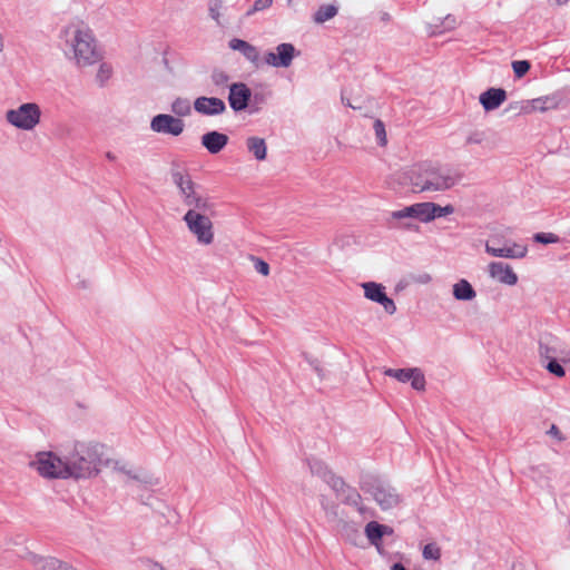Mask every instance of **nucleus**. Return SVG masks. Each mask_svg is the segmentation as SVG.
Wrapping results in <instances>:
<instances>
[{"instance_id": "0eeeda50", "label": "nucleus", "mask_w": 570, "mask_h": 570, "mask_svg": "<svg viewBox=\"0 0 570 570\" xmlns=\"http://www.w3.org/2000/svg\"><path fill=\"white\" fill-rule=\"evenodd\" d=\"M40 107L35 102L22 104L17 109H10L6 112L7 121L22 130L33 129L40 122Z\"/></svg>"}, {"instance_id": "4c0bfd02", "label": "nucleus", "mask_w": 570, "mask_h": 570, "mask_svg": "<svg viewBox=\"0 0 570 570\" xmlns=\"http://www.w3.org/2000/svg\"><path fill=\"white\" fill-rule=\"evenodd\" d=\"M530 62L528 60H517L512 62V68L515 77L521 78L530 70Z\"/></svg>"}, {"instance_id": "72a5a7b5", "label": "nucleus", "mask_w": 570, "mask_h": 570, "mask_svg": "<svg viewBox=\"0 0 570 570\" xmlns=\"http://www.w3.org/2000/svg\"><path fill=\"white\" fill-rule=\"evenodd\" d=\"M373 128L375 131L377 144L380 146H386L387 137H386L385 125L383 124V121L380 119H376L373 124Z\"/></svg>"}, {"instance_id": "f257e3e1", "label": "nucleus", "mask_w": 570, "mask_h": 570, "mask_svg": "<svg viewBox=\"0 0 570 570\" xmlns=\"http://www.w3.org/2000/svg\"><path fill=\"white\" fill-rule=\"evenodd\" d=\"M464 177V170L460 166L422 163L414 165L410 170L395 173L394 181L400 185H411L414 191L439 193L452 189Z\"/></svg>"}, {"instance_id": "423d86ee", "label": "nucleus", "mask_w": 570, "mask_h": 570, "mask_svg": "<svg viewBox=\"0 0 570 570\" xmlns=\"http://www.w3.org/2000/svg\"><path fill=\"white\" fill-rule=\"evenodd\" d=\"M207 213L208 212L193 208L188 209L183 217L189 232L195 235L197 242L203 245H209L214 240L213 223Z\"/></svg>"}, {"instance_id": "2f4dec72", "label": "nucleus", "mask_w": 570, "mask_h": 570, "mask_svg": "<svg viewBox=\"0 0 570 570\" xmlns=\"http://www.w3.org/2000/svg\"><path fill=\"white\" fill-rule=\"evenodd\" d=\"M422 556L425 560L439 561L441 559V548L435 542L424 546Z\"/></svg>"}, {"instance_id": "aec40b11", "label": "nucleus", "mask_w": 570, "mask_h": 570, "mask_svg": "<svg viewBox=\"0 0 570 570\" xmlns=\"http://www.w3.org/2000/svg\"><path fill=\"white\" fill-rule=\"evenodd\" d=\"M507 100V91L503 88H489L480 95L479 101L485 111L499 108Z\"/></svg>"}, {"instance_id": "a19ab883", "label": "nucleus", "mask_w": 570, "mask_h": 570, "mask_svg": "<svg viewBox=\"0 0 570 570\" xmlns=\"http://www.w3.org/2000/svg\"><path fill=\"white\" fill-rule=\"evenodd\" d=\"M274 0H256L250 10H248L247 16L253 14L254 12L265 10L272 6Z\"/></svg>"}, {"instance_id": "7ed1b4c3", "label": "nucleus", "mask_w": 570, "mask_h": 570, "mask_svg": "<svg viewBox=\"0 0 570 570\" xmlns=\"http://www.w3.org/2000/svg\"><path fill=\"white\" fill-rule=\"evenodd\" d=\"M66 45L79 67L91 66L102 59L97 41L89 28L67 27L63 30Z\"/></svg>"}, {"instance_id": "2eb2a0df", "label": "nucleus", "mask_w": 570, "mask_h": 570, "mask_svg": "<svg viewBox=\"0 0 570 570\" xmlns=\"http://www.w3.org/2000/svg\"><path fill=\"white\" fill-rule=\"evenodd\" d=\"M394 380L401 383H410L412 389L417 392H423L426 385L424 373L419 367L394 370Z\"/></svg>"}, {"instance_id": "37998d69", "label": "nucleus", "mask_w": 570, "mask_h": 570, "mask_svg": "<svg viewBox=\"0 0 570 570\" xmlns=\"http://www.w3.org/2000/svg\"><path fill=\"white\" fill-rule=\"evenodd\" d=\"M411 283H412L411 276L407 278L400 279L399 283L394 286V292L397 293V292L405 289Z\"/></svg>"}, {"instance_id": "393cba45", "label": "nucleus", "mask_w": 570, "mask_h": 570, "mask_svg": "<svg viewBox=\"0 0 570 570\" xmlns=\"http://www.w3.org/2000/svg\"><path fill=\"white\" fill-rule=\"evenodd\" d=\"M246 147L250 154L258 161L265 160L267 156V146L264 138L261 137H248L246 139Z\"/></svg>"}, {"instance_id": "20e7f679", "label": "nucleus", "mask_w": 570, "mask_h": 570, "mask_svg": "<svg viewBox=\"0 0 570 570\" xmlns=\"http://www.w3.org/2000/svg\"><path fill=\"white\" fill-rule=\"evenodd\" d=\"M173 183L179 190L184 205L189 209H198L203 212H212L214 204L208 197L202 196L197 191V185L193 181L190 175L186 170L171 169Z\"/></svg>"}, {"instance_id": "6e6552de", "label": "nucleus", "mask_w": 570, "mask_h": 570, "mask_svg": "<svg viewBox=\"0 0 570 570\" xmlns=\"http://www.w3.org/2000/svg\"><path fill=\"white\" fill-rule=\"evenodd\" d=\"M485 252L493 257L502 258H523L528 253V247L515 242L505 239L501 235H492L485 242Z\"/></svg>"}, {"instance_id": "f704fd0d", "label": "nucleus", "mask_w": 570, "mask_h": 570, "mask_svg": "<svg viewBox=\"0 0 570 570\" xmlns=\"http://www.w3.org/2000/svg\"><path fill=\"white\" fill-rule=\"evenodd\" d=\"M344 535L353 543L357 544L360 540H362V533L360 532L358 528L354 524H345L344 525Z\"/></svg>"}, {"instance_id": "6e6d98bb", "label": "nucleus", "mask_w": 570, "mask_h": 570, "mask_svg": "<svg viewBox=\"0 0 570 570\" xmlns=\"http://www.w3.org/2000/svg\"><path fill=\"white\" fill-rule=\"evenodd\" d=\"M558 6L566 4L569 0H553Z\"/></svg>"}, {"instance_id": "e433bc0d", "label": "nucleus", "mask_w": 570, "mask_h": 570, "mask_svg": "<svg viewBox=\"0 0 570 570\" xmlns=\"http://www.w3.org/2000/svg\"><path fill=\"white\" fill-rule=\"evenodd\" d=\"M210 78L213 83L217 87H225L229 81V76L220 69L213 70Z\"/></svg>"}, {"instance_id": "13d9d810", "label": "nucleus", "mask_w": 570, "mask_h": 570, "mask_svg": "<svg viewBox=\"0 0 570 570\" xmlns=\"http://www.w3.org/2000/svg\"><path fill=\"white\" fill-rule=\"evenodd\" d=\"M254 99H255V101H258V100H261V97H258L257 95H255Z\"/></svg>"}, {"instance_id": "4be33fe9", "label": "nucleus", "mask_w": 570, "mask_h": 570, "mask_svg": "<svg viewBox=\"0 0 570 570\" xmlns=\"http://www.w3.org/2000/svg\"><path fill=\"white\" fill-rule=\"evenodd\" d=\"M558 106V100L554 97H540L532 100H525L521 108L520 112L530 114L532 111H547L550 109H554Z\"/></svg>"}, {"instance_id": "3c124183", "label": "nucleus", "mask_w": 570, "mask_h": 570, "mask_svg": "<svg viewBox=\"0 0 570 570\" xmlns=\"http://www.w3.org/2000/svg\"><path fill=\"white\" fill-rule=\"evenodd\" d=\"M210 14H212V17H213L215 20H217V19H218L219 13H218V10L216 9V7L210 6Z\"/></svg>"}, {"instance_id": "c03bdc74", "label": "nucleus", "mask_w": 570, "mask_h": 570, "mask_svg": "<svg viewBox=\"0 0 570 570\" xmlns=\"http://www.w3.org/2000/svg\"><path fill=\"white\" fill-rule=\"evenodd\" d=\"M548 434L556 438L558 441H563L564 436L560 432L559 428L556 424H552L548 431Z\"/></svg>"}, {"instance_id": "a878e982", "label": "nucleus", "mask_w": 570, "mask_h": 570, "mask_svg": "<svg viewBox=\"0 0 570 570\" xmlns=\"http://www.w3.org/2000/svg\"><path fill=\"white\" fill-rule=\"evenodd\" d=\"M453 296L458 301H472L476 292L466 279H460L453 285Z\"/></svg>"}, {"instance_id": "9b49d317", "label": "nucleus", "mask_w": 570, "mask_h": 570, "mask_svg": "<svg viewBox=\"0 0 570 570\" xmlns=\"http://www.w3.org/2000/svg\"><path fill=\"white\" fill-rule=\"evenodd\" d=\"M332 490L341 498L343 503L355 507L362 515H365L366 508L362 505L361 494L355 488L346 484L341 476L333 480Z\"/></svg>"}, {"instance_id": "f8f14e48", "label": "nucleus", "mask_w": 570, "mask_h": 570, "mask_svg": "<svg viewBox=\"0 0 570 570\" xmlns=\"http://www.w3.org/2000/svg\"><path fill=\"white\" fill-rule=\"evenodd\" d=\"M296 55L298 52L292 43L283 42L276 47V52L265 55V62L276 68H288Z\"/></svg>"}, {"instance_id": "58836bf2", "label": "nucleus", "mask_w": 570, "mask_h": 570, "mask_svg": "<svg viewBox=\"0 0 570 570\" xmlns=\"http://www.w3.org/2000/svg\"><path fill=\"white\" fill-rule=\"evenodd\" d=\"M111 76V67L107 63H101L97 72V80L102 86Z\"/></svg>"}, {"instance_id": "c756f323", "label": "nucleus", "mask_w": 570, "mask_h": 570, "mask_svg": "<svg viewBox=\"0 0 570 570\" xmlns=\"http://www.w3.org/2000/svg\"><path fill=\"white\" fill-rule=\"evenodd\" d=\"M438 22L439 23L434 24L435 30L432 31L433 35L453 30L456 26V19L452 14H448L443 19H438Z\"/></svg>"}, {"instance_id": "f03ea898", "label": "nucleus", "mask_w": 570, "mask_h": 570, "mask_svg": "<svg viewBox=\"0 0 570 570\" xmlns=\"http://www.w3.org/2000/svg\"><path fill=\"white\" fill-rule=\"evenodd\" d=\"M102 445L98 443L75 442L65 453L68 479H86L99 472Z\"/></svg>"}, {"instance_id": "7c9ffc66", "label": "nucleus", "mask_w": 570, "mask_h": 570, "mask_svg": "<svg viewBox=\"0 0 570 570\" xmlns=\"http://www.w3.org/2000/svg\"><path fill=\"white\" fill-rule=\"evenodd\" d=\"M454 213V207L452 205L441 206L439 204L430 202V215L431 222L439 217H444Z\"/></svg>"}, {"instance_id": "473e14b6", "label": "nucleus", "mask_w": 570, "mask_h": 570, "mask_svg": "<svg viewBox=\"0 0 570 570\" xmlns=\"http://www.w3.org/2000/svg\"><path fill=\"white\" fill-rule=\"evenodd\" d=\"M547 371L557 377H563L566 375V371L560 363V358H551L542 362Z\"/></svg>"}, {"instance_id": "dca6fc26", "label": "nucleus", "mask_w": 570, "mask_h": 570, "mask_svg": "<svg viewBox=\"0 0 570 570\" xmlns=\"http://www.w3.org/2000/svg\"><path fill=\"white\" fill-rule=\"evenodd\" d=\"M196 112L205 116H217L226 111L225 102L217 97H198L194 101Z\"/></svg>"}, {"instance_id": "79ce46f5", "label": "nucleus", "mask_w": 570, "mask_h": 570, "mask_svg": "<svg viewBox=\"0 0 570 570\" xmlns=\"http://www.w3.org/2000/svg\"><path fill=\"white\" fill-rule=\"evenodd\" d=\"M484 138H485V134L483 131L475 130V131L470 132V135L466 137V144L468 145H480L483 142Z\"/></svg>"}, {"instance_id": "412c9836", "label": "nucleus", "mask_w": 570, "mask_h": 570, "mask_svg": "<svg viewBox=\"0 0 570 570\" xmlns=\"http://www.w3.org/2000/svg\"><path fill=\"white\" fill-rule=\"evenodd\" d=\"M364 532L371 544L375 546V548L381 554H384L381 541L383 535L385 533L392 532V530H390L389 527L380 524L376 521H371L365 525Z\"/></svg>"}, {"instance_id": "bb28decb", "label": "nucleus", "mask_w": 570, "mask_h": 570, "mask_svg": "<svg viewBox=\"0 0 570 570\" xmlns=\"http://www.w3.org/2000/svg\"><path fill=\"white\" fill-rule=\"evenodd\" d=\"M337 14V8L333 4L321 6L313 16L316 23H324Z\"/></svg>"}, {"instance_id": "39448f33", "label": "nucleus", "mask_w": 570, "mask_h": 570, "mask_svg": "<svg viewBox=\"0 0 570 570\" xmlns=\"http://www.w3.org/2000/svg\"><path fill=\"white\" fill-rule=\"evenodd\" d=\"M38 473L46 479H68V468L65 455L58 456L53 452H39L30 462Z\"/></svg>"}, {"instance_id": "ea45409f", "label": "nucleus", "mask_w": 570, "mask_h": 570, "mask_svg": "<svg viewBox=\"0 0 570 570\" xmlns=\"http://www.w3.org/2000/svg\"><path fill=\"white\" fill-rule=\"evenodd\" d=\"M252 259L254 261V267L257 273L262 274L263 276H267L269 274V265L265 261L254 256Z\"/></svg>"}, {"instance_id": "1a4fd4ad", "label": "nucleus", "mask_w": 570, "mask_h": 570, "mask_svg": "<svg viewBox=\"0 0 570 570\" xmlns=\"http://www.w3.org/2000/svg\"><path fill=\"white\" fill-rule=\"evenodd\" d=\"M405 218H414L422 223L431 222L430 202L416 203L394 212V220H396V224L394 223V227L419 232L420 226L414 223H403V219Z\"/></svg>"}, {"instance_id": "6ab92c4d", "label": "nucleus", "mask_w": 570, "mask_h": 570, "mask_svg": "<svg viewBox=\"0 0 570 570\" xmlns=\"http://www.w3.org/2000/svg\"><path fill=\"white\" fill-rule=\"evenodd\" d=\"M489 274L492 278H497L500 283L507 285H515L518 283V276L513 269L505 263L491 262L489 264Z\"/></svg>"}, {"instance_id": "8fccbe9b", "label": "nucleus", "mask_w": 570, "mask_h": 570, "mask_svg": "<svg viewBox=\"0 0 570 570\" xmlns=\"http://www.w3.org/2000/svg\"><path fill=\"white\" fill-rule=\"evenodd\" d=\"M376 501L381 504V507H382L383 509H387V508L390 507L389 501L383 500V499H380V497H379V495H376Z\"/></svg>"}, {"instance_id": "de8ad7c7", "label": "nucleus", "mask_w": 570, "mask_h": 570, "mask_svg": "<svg viewBox=\"0 0 570 570\" xmlns=\"http://www.w3.org/2000/svg\"><path fill=\"white\" fill-rule=\"evenodd\" d=\"M342 102L353 109H361L360 105L351 102V100L346 98L344 94L342 95Z\"/></svg>"}, {"instance_id": "c9c22d12", "label": "nucleus", "mask_w": 570, "mask_h": 570, "mask_svg": "<svg viewBox=\"0 0 570 570\" xmlns=\"http://www.w3.org/2000/svg\"><path fill=\"white\" fill-rule=\"evenodd\" d=\"M533 240L539 244L548 245L559 243L560 238L553 233L541 232L533 235Z\"/></svg>"}, {"instance_id": "a211bd4d", "label": "nucleus", "mask_w": 570, "mask_h": 570, "mask_svg": "<svg viewBox=\"0 0 570 570\" xmlns=\"http://www.w3.org/2000/svg\"><path fill=\"white\" fill-rule=\"evenodd\" d=\"M364 289V296L377 304L384 306L385 309L392 306V298H390L385 292V287L382 284L375 282H366L362 284Z\"/></svg>"}, {"instance_id": "09e8293b", "label": "nucleus", "mask_w": 570, "mask_h": 570, "mask_svg": "<svg viewBox=\"0 0 570 570\" xmlns=\"http://www.w3.org/2000/svg\"><path fill=\"white\" fill-rule=\"evenodd\" d=\"M150 570H165L161 563L157 561H151Z\"/></svg>"}, {"instance_id": "4d7b16f0", "label": "nucleus", "mask_w": 570, "mask_h": 570, "mask_svg": "<svg viewBox=\"0 0 570 570\" xmlns=\"http://www.w3.org/2000/svg\"><path fill=\"white\" fill-rule=\"evenodd\" d=\"M384 374L387 375V376H392V368H386L384 371Z\"/></svg>"}, {"instance_id": "b1692460", "label": "nucleus", "mask_w": 570, "mask_h": 570, "mask_svg": "<svg viewBox=\"0 0 570 570\" xmlns=\"http://www.w3.org/2000/svg\"><path fill=\"white\" fill-rule=\"evenodd\" d=\"M307 464L309 466V471L313 475L321 478L324 482H326L332 488V482L334 479H340V476L335 475L328 466L321 460L309 459L307 460Z\"/></svg>"}, {"instance_id": "a18cd8bd", "label": "nucleus", "mask_w": 570, "mask_h": 570, "mask_svg": "<svg viewBox=\"0 0 570 570\" xmlns=\"http://www.w3.org/2000/svg\"><path fill=\"white\" fill-rule=\"evenodd\" d=\"M411 278H412V282H416V283H420V284H428L432 279L430 274H426V273L421 274L419 276L411 275Z\"/></svg>"}, {"instance_id": "ddd939ff", "label": "nucleus", "mask_w": 570, "mask_h": 570, "mask_svg": "<svg viewBox=\"0 0 570 570\" xmlns=\"http://www.w3.org/2000/svg\"><path fill=\"white\" fill-rule=\"evenodd\" d=\"M566 354L558 337L547 334L540 338L539 355L542 362L551 358H560L561 362H566Z\"/></svg>"}, {"instance_id": "f3484780", "label": "nucleus", "mask_w": 570, "mask_h": 570, "mask_svg": "<svg viewBox=\"0 0 570 570\" xmlns=\"http://www.w3.org/2000/svg\"><path fill=\"white\" fill-rule=\"evenodd\" d=\"M228 141L229 137L217 130L208 131L200 138L202 146L212 155L220 153L228 145Z\"/></svg>"}, {"instance_id": "49530a36", "label": "nucleus", "mask_w": 570, "mask_h": 570, "mask_svg": "<svg viewBox=\"0 0 570 570\" xmlns=\"http://www.w3.org/2000/svg\"><path fill=\"white\" fill-rule=\"evenodd\" d=\"M524 101H521V102H511L508 108L505 109V111H515L518 114H521L520 112V108L522 106Z\"/></svg>"}, {"instance_id": "5fc2aeb1", "label": "nucleus", "mask_w": 570, "mask_h": 570, "mask_svg": "<svg viewBox=\"0 0 570 570\" xmlns=\"http://www.w3.org/2000/svg\"><path fill=\"white\" fill-rule=\"evenodd\" d=\"M106 157H107V159H109V160H111V161H114V160L116 159V156H115L112 153H110V151H108V153L106 154Z\"/></svg>"}, {"instance_id": "c85d7f7f", "label": "nucleus", "mask_w": 570, "mask_h": 570, "mask_svg": "<svg viewBox=\"0 0 570 570\" xmlns=\"http://www.w3.org/2000/svg\"><path fill=\"white\" fill-rule=\"evenodd\" d=\"M190 102L186 98H176L171 104V111L179 117L188 116L190 114Z\"/></svg>"}, {"instance_id": "9d476101", "label": "nucleus", "mask_w": 570, "mask_h": 570, "mask_svg": "<svg viewBox=\"0 0 570 570\" xmlns=\"http://www.w3.org/2000/svg\"><path fill=\"white\" fill-rule=\"evenodd\" d=\"M185 128L184 121L168 114H159L153 117L150 129L154 132L179 136Z\"/></svg>"}, {"instance_id": "5701e85b", "label": "nucleus", "mask_w": 570, "mask_h": 570, "mask_svg": "<svg viewBox=\"0 0 570 570\" xmlns=\"http://www.w3.org/2000/svg\"><path fill=\"white\" fill-rule=\"evenodd\" d=\"M229 48L233 50L240 51L242 55L256 67L259 63V52L257 48L249 42L234 38L229 41Z\"/></svg>"}, {"instance_id": "4468645a", "label": "nucleus", "mask_w": 570, "mask_h": 570, "mask_svg": "<svg viewBox=\"0 0 570 570\" xmlns=\"http://www.w3.org/2000/svg\"><path fill=\"white\" fill-rule=\"evenodd\" d=\"M252 91L244 82H234L229 86L228 102L230 108L238 112L245 110L250 101Z\"/></svg>"}, {"instance_id": "603ef678", "label": "nucleus", "mask_w": 570, "mask_h": 570, "mask_svg": "<svg viewBox=\"0 0 570 570\" xmlns=\"http://www.w3.org/2000/svg\"><path fill=\"white\" fill-rule=\"evenodd\" d=\"M380 19H381V21H383L385 23L389 22V20H390L389 12H382Z\"/></svg>"}, {"instance_id": "cd10ccee", "label": "nucleus", "mask_w": 570, "mask_h": 570, "mask_svg": "<svg viewBox=\"0 0 570 570\" xmlns=\"http://www.w3.org/2000/svg\"><path fill=\"white\" fill-rule=\"evenodd\" d=\"M62 561L53 557H38L35 560L37 570H59Z\"/></svg>"}, {"instance_id": "864d4df0", "label": "nucleus", "mask_w": 570, "mask_h": 570, "mask_svg": "<svg viewBox=\"0 0 570 570\" xmlns=\"http://www.w3.org/2000/svg\"><path fill=\"white\" fill-rule=\"evenodd\" d=\"M59 570H76L72 566L66 563V562H62L61 567Z\"/></svg>"}]
</instances>
